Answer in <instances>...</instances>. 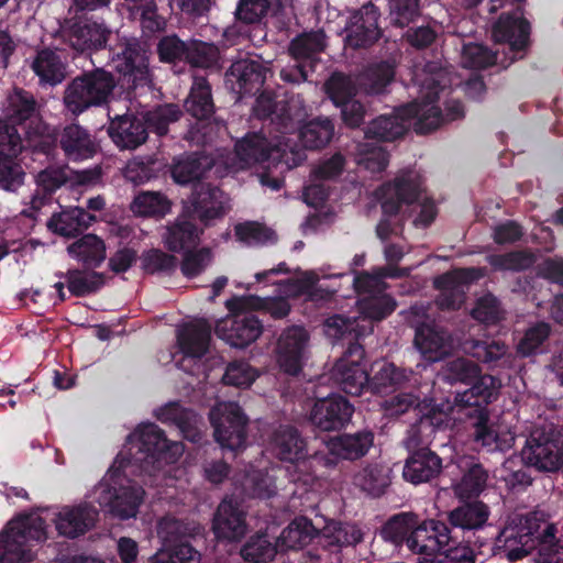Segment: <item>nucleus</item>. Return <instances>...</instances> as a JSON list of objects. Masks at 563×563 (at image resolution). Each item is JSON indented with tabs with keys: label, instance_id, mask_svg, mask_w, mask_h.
<instances>
[{
	"label": "nucleus",
	"instance_id": "nucleus-1",
	"mask_svg": "<svg viewBox=\"0 0 563 563\" xmlns=\"http://www.w3.org/2000/svg\"><path fill=\"white\" fill-rule=\"evenodd\" d=\"M324 327L329 338L347 344L342 357L333 366L332 379L345 394L360 396L369 387V375L363 364L365 350L358 343L356 320L334 314L327 319Z\"/></svg>",
	"mask_w": 563,
	"mask_h": 563
},
{
	"label": "nucleus",
	"instance_id": "nucleus-2",
	"mask_svg": "<svg viewBox=\"0 0 563 563\" xmlns=\"http://www.w3.org/2000/svg\"><path fill=\"white\" fill-rule=\"evenodd\" d=\"M498 395V380L486 377L470 391L456 393L454 405L457 412L470 421L473 442L487 452L505 451L509 448L506 440L490 422L488 406Z\"/></svg>",
	"mask_w": 563,
	"mask_h": 563
},
{
	"label": "nucleus",
	"instance_id": "nucleus-3",
	"mask_svg": "<svg viewBox=\"0 0 563 563\" xmlns=\"http://www.w3.org/2000/svg\"><path fill=\"white\" fill-rule=\"evenodd\" d=\"M117 77L103 67L84 70L73 78L65 91L64 103L73 114H80L90 108L108 106L114 99Z\"/></svg>",
	"mask_w": 563,
	"mask_h": 563
},
{
	"label": "nucleus",
	"instance_id": "nucleus-4",
	"mask_svg": "<svg viewBox=\"0 0 563 563\" xmlns=\"http://www.w3.org/2000/svg\"><path fill=\"white\" fill-rule=\"evenodd\" d=\"M422 192V180L410 169L399 173L393 181H387L376 189V198L380 203L384 218L376 227V234L386 241L395 233L389 217L397 216L404 205L412 206Z\"/></svg>",
	"mask_w": 563,
	"mask_h": 563
},
{
	"label": "nucleus",
	"instance_id": "nucleus-5",
	"mask_svg": "<svg viewBox=\"0 0 563 563\" xmlns=\"http://www.w3.org/2000/svg\"><path fill=\"white\" fill-rule=\"evenodd\" d=\"M46 539L45 520L34 514L11 520L0 534V563H20L33 560V542Z\"/></svg>",
	"mask_w": 563,
	"mask_h": 563
},
{
	"label": "nucleus",
	"instance_id": "nucleus-6",
	"mask_svg": "<svg viewBox=\"0 0 563 563\" xmlns=\"http://www.w3.org/2000/svg\"><path fill=\"white\" fill-rule=\"evenodd\" d=\"M113 69L119 74L118 85L128 93L151 81L150 51L145 43L137 38H124L110 48Z\"/></svg>",
	"mask_w": 563,
	"mask_h": 563
},
{
	"label": "nucleus",
	"instance_id": "nucleus-7",
	"mask_svg": "<svg viewBox=\"0 0 563 563\" xmlns=\"http://www.w3.org/2000/svg\"><path fill=\"white\" fill-rule=\"evenodd\" d=\"M540 525V519L533 512L509 516L495 539L494 549L510 562L526 558L537 549L534 537Z\"/></svg>",
	"mask_w": 563,
	"mask_h": 563
},
{
	"label": "nucleus",
	"instance_id": "nucleus-8",
	"mask_svg": "<svg viewBox=\"0 0 563 563\" xmlns=\"http://www.w3.org/2000/svg\"><path fill=\"white\" fill-rule=\"evenodd\" d=\"M139 438V453L135 460L140 462L142 471L152 474L164 465L174 464L181 456L184 445L180 442L169 441L165 432L155 423L141 424L134 433Z\"/></svg>",
	"mask_w": 563,
	"mask_h": 563
},
{
	"label": "nucleus",
	"instance_id": "nucleus-9",
	"mask_svg": "<svg viewBox=\"0 0 563 563\" xmlns=\"http://www.w3.org/2000/svg\"><path fill=\"white\" fill-rule=\"evenodd\" d=\"M399 406V412H406L415 407L416 421L408 430L406 444L408 449L428 446L437 431L448 427L449 415L439 405L417 404L418 398L410 394H401L395 397Z\"/></svg>",
	"mask_w": 563,
	"mask_h": 563
},
{
	"label": "nucleus",
	"instance_id": "nucleus-10",
	"mask_svg": "<svg viewBox=\"0 0 563 563\" xmlns=\"http://www.w3.org/2000/svg\"><path fill=\"white\" fill-rule=\"evenodd\" d=\"M526 465L540 472H556L563 466V435L553 427L536 428L521 450Z\"/></svg>",
	"mask_w": 563,
	"mask_h": 563
},
{
	"label": "nucleus",
	"instance_id": "nucleus-11",
	"mask_svg": "<svg viewBox=\"0 0 563 563\" xmlns=\"http://www.w3.org/2000/svg\"><path fill=\"white\" fill-rule=\"evenodd\" d=\"M112 484L101 482L96 490V500L102 508L121 520L136 517L139 508L143 503L145 492L142 486L131 483H122V478L113 474L110 477Z\"/></svg>",
	"mask_w": 563,
	"mask_h": 563
},
{
	"label": "nucleus",
	"instance_id": "nucleus-12",
	"mask_svg": "<svg viewBox=\"0 0 563 563\" xmlns=\"http://www.w3.org/2000/svg\"><path fill=\"white\" fill-rule=\"evenodd\" d=\"M216 441L225 449L238 451L245 446L249 418L238 402L214 406L209 412Z\"/></svg>",
	"mask_w": 563,
	"mask_h": 563
},
{
	"label": "nucleus",
	"instance_id": "nucleus-13",
	"mask_svg": "<svg viewBox=\"0 0 563 563\" xmlns=\"http://www.w3.org/2000/svg\"><path fill=\"white\" fill-rule=\"evenodd\" d=\"M288 150V143L279 140L273 144L265 135L257 132L247 133L234 145V153L242 169L264 163H267V168L279 164L289 167Z\"/></svg>",
	"mask_w": 563,
	"mask_h": 563
},
{
	"label": "nucleus",
	"instance_id": "nucleus-14",
	"mask_svg": "<svg viewBox=\"0 0 563 563\" xmlns=\"http://www.w3.org/2000/svg\"><path fill=\"white\" fill-rule=\"evenodd\" d=\"M62 41L79 54H91L106 47L111 31L104 23L76 15L60 25Z\"/></svg>",
	"mask_w": 563,
	"mask_h": 563
},
{
	"label": "nucleus",
	"instance_id": "nucleus-15",
	"mask_svg": "<svg viewBox=\"0 0 563 563\" xmlns=\"http://www.w3.org/2000/svg\"><path fill=\"white\" fill-rule=\"evenodd\" d=\"M374 439L375 434L368 428L335 435L327 442L328 452H317L312 460L324 467H334L339 460H360L368 453Z\"/></svg>",
	"mask_w": 563,
	"mask_h": 563
},
{
	"label": "nucleus",
	"instance_id": "nucleus-16",
	"mask_svg": "<svg viewBox=\"0 0 563 563\" xmlns=\"http://www.w3.org/2000/svg\"><path fill=\"white\" fill-rule=\"evenodd\" d=\"M354 406L344 396L332 393L327 397L316 398L309 409L308 420L322 432L340 431L350 422Z\"/></svg>",
	"mask_w": 563,
	"mask_h": 563
},
{
	"label": "nucleus",
	"instance_id": "nucleus-17",
	"mask_svg": "<svg viewBox=\"0 0 563 563\" xmlns=\"http://www.w3.org/2000/svg\"><path fill=\"white\" fill-rule=\"evenodd\" d=\"M412 534L410 551L427 556L442 553L450 544H455L459 539L446 519L420 520L418 515Z\"/></svg>",
	"mask_w": 563,
	"mask_h": 563
},
{
	"label": "nucleus",
	"instance_id": "nucleus-18",
	"mask_svg": "<svg viewBox=\"0 0 563 563\" xmlns=\"http://www.w3.org/2000/svg\"><path fill=\"white\" fill-rule=\"evenodd\" d=\"M186 112L197 119L185 135L188 142L196 144L206 142V132H201L200 125L209 121L216 113V106L212 98V89L206 77H195L189 93L184 102Z\"/></svg>",
	"mask_w": 563,
	"mask_h": 563
},
{
	"label": "nucleus",
	"instance_id": "nucleus-19",
	"mask_svg": "<svg viewBox=\"0 0 563 563\" xmlns=\"http://www.w3.org/2000/svg\"><path fill=\"white\" fill-rule=\"evenodd\" d=\"M228 197L222 189L208 183H198L188 198L184 210L187 216L209 227L213 220L221 219L227 213Z\"/></svg>",
	"mask_w": 563,
	"mask_h": 563
},
{
	"label": "nucleus",
	"instance_id": "nucleus-20",
	"mask_svg": "<svg viewBox=\"0 0 563 563\" xmlns=\"http://www.w3.org/2000/svg\"><path fill=\"white\" fill-rule=\"evenodd\" d=\"M251 310L231 312V316L217 321V336L231 346L244 349L253 343L263 332L262 321Z\"/></svg>",
	"mask_w": 563,
	"mask_h": 563
},
{
	"label": "nucleus",
	"instance_id": "nucleus-21",
	"mask_svg": "<svg viewBox=\"0 0 563 563\" xmlns=\"http://www.w3.org/2000/svg\"><path fill=\"white\" fill-rule=\"evenodd\" d=\"M380 11L372 1L353 11L345 26L346 44L354 48H368L382 37L378 25Z\"/></svg>",
	"mask_w": 563,
	"mask_h": 563
},
{
	"label": "nucleus",
	"instance_id": "nucleus-22",
	"mask_svg": "<svg viewBox=\"0 0 563 563\" xmlns=\"http://www.w3.org/2000/svg\"><path fill=\"white\" fill-rule=\"evenodd\" d=\"M531 26L527 19L517 13H501L493 25V37L497 43L508 45L510 62L522 58L530 43Z\"/></svg>",
	"mask_w": 563,
	"mask_h": 563
},
{
	"label": "nucleus",
	"instance_id": "nucleus-23",
	"mask_svg": "<svg viewBox=\"0 0 563 563\" xmlns=\"http://www.w3.org/2000/svg\"><path fill=\"white\" fill-rule=\"evenodd\" d=\"M267 68L253 59H240L225 73V86L238 95L239 99L255 96L262 91L266 81Z\"/></svg>",
	"mask_w": 563,
	"mask_h": 563
},
{
	"label": "nucleus",
	"instance_id": "nucleus-24",
	"mask_svg": "<svg viewBox=\"0 0 563 563\" xmlns=\"http://www.w3.org/2000/svg\"><path fill=\"white\" fill-rule=\"evenodd\" d=\"M246 511L233 497H224L212 519V530L220 540L239 541L247 532Z\"/></svg>",
	"mask_w": 563,
	"mask_h": 563
},
{
	"label": "nucleus",
	"instance_id": "nucleus-25",
	"mask_svg": "<svg viewBox=\"0 0 563 563\" xmlns=\"http://www.w3.org/2000/svg\"><path fill=\"white\" fill-rule=\"evenodd\" d=\"M308 340V332L299 325L282 333L277 343V363L284 373L297 376L301 372Z\"/></svg>",
	"mask_w": 563,
	"mask_h": 563
},
{
	"label": "nucleus",
	"instance_id": "nucleus-26",
	"mask_svg": "<svg viewBox=\"0 0 563 563\" xmlns=\"http://www.w3.org/2000/svg\"><path fill=\"white\" fill-rule=\"evenodd\" d=\"M66 166L49 165L35 175V190L31 196L30 208L23 210L29 218H36L42 207L52 203L54 195L70 181Z\"/></svg>",
	"mask_w": 563,
	"mask_h": 563
},
{
	"label": "nucleus",
	"instance_id": "nucleus-27",
	"mask_svg": "<svg viewBox=\"0 0 563 563\" xmlns=\"http://www.w3.org/2000/svg\"><path fill=\"white\" fill-rule=\"evenodd\" d=\"M418 114V104L401 106L397 108L395 114H382L372 120L365 130V137L377 142L395 141L407 132L405 121L416 118Z\"/></svg>",
	"mask_w": 563,
	"mask_h": 563
},
{
	"label": "nucleus",
	"instance_id": "nucleus-28",
	"mask_svg": "<svg viewBox=\"0 0 563 563\" xmlns=\"http://www.w3.org/2000/svg\"><path fill=\"white\" fill-rule=\"evenodd\" d=\"M271 445L277 459L297 467L305 465L309 456L307 440L289 424H282L273 432Z\"/></svg>",
	"mask_w": 563,
	"mask_h": 563
},
{
	"label": "nucleus",
	"instance_id": "nucleus-29",
	"mask_svg": "<svg viewBox=\"0 0 563 563\" xmlns=\"http://www.w3.org/2000/svg\"><path fill=\"white\" fill-rule=\"evenodd\" d=\"M98 519V509L91 504L81 503L63 507L56 515L55 526L60 536L76 539L92 529Z\"/></svg>",
	"mask_w": 563,
	"mask_h": 563
},
{
	"label": "nucleus",
	"instance_id": "nucleus-30",
	"mask_svg": "<svg viewBox=\"0 0 563 563\" xmlns=\"http://www.w3.org/2000/svg\"><path fill=\"white\" fill-rule=\"evenodd\" d=\"M402 470L405 481L419 485L431 483L442 472V459L428 446L410 449Z\"/></svg>",
	"mask_w": 563,
	"mask_h": 563
},
{
	"label": "nucleus",
	"instance_id": "nucleus-31",
	"mask_svg": "<svg viewBox=\"0 0 563 563\" xmlns=\"http://www.w3.org/2000/svg\"><path fill=\"white\" fill-rule=\"evenodd\" d=\"M476 268H463L457 272L444 273L434 279V288L440 290L437 303L442 310L460 309L464 301V285L474 280Z\"/></svg>",
	"mask_w": 563,
	"mask_h": 563
},
{
	"label": "nucleus",
	"instance_id": "nucleus-32",
	"mask_svg": "<svg viewBox=\"0 0 563 563\" xmlns=\"http://www.w3.org/2000/svg\"><path fill=\"white\" fill-rule=\"evenodd\" d=\"M450 334L435 323H420L416 328L413 344L422 358L434 363L443 360L450 351Z\"/></svg>",
	"mask_w": 563,
	"mask_h": 563
},
{
	"label": "nucleus",
	"instance_id": "nucleus-33",
	"mask_svg": "<svg viewBox=\"0 0 563 563\" xmlns=\"http://www.w3.org/2000/svg\"><path fill=\"white\" fill-rule=\"evenodd\" d=\"M67 67L68 64L62 49L51 47L37 49L31 64L40 82L51 87L57 86L66 79Z\"/></svg>",
	"mask_w": 563,
	"mask_h": 563
},
{
	"label": "nucleus",
	"instance_id": "nucleus-34",
	"mask_svg": "<svg viewBox=\"0 0 563 563\" xmlns=\"http://www.w3.org/2000/svg\"><path fill=\"white\" fill-rule=\"evenodd\" d=\"M213 166V161L201 152L183 153L173 157L169 172L178 185L200 183V179Z\"/></svg>",
	"mask_w": 563,
	"mask_h": 563
},
{
	"label": "nucleus",
	"instance_id": "nucleus-35",
	"mask_svg": "<svg viewBox=\"0 0 563 563\" xmlns=\"http://www.w3.org/2000/svg\"><path fill=\"white\" fill-rule=\"evenodd\" d=\"M142 117L123 114L110 121L108 134L121 150H134L146 142L147 133Z\"/></svg>",
	"mask_w": 563,
	"mask_h": 563
},
{
	"label": "nucleus",
	"instance_id": "nucleus-36",
	"mask_svg": "<svg viewBox=\"0 0 563 563\" xmlns=\"http://www.w3.org/2000/svg\"><path fill=\"white\" fill-rule=\"evenodd\" d=\"M97 217L82 207H71L54 212L46 222L49 232L66 238H76L87 230Z\"/></svg>",
	"mask_w": 563,
	"mask_h": 563
},
{
	"label": "nucleus",
	"instance_id": "nucleus-37",
	"mask_svg": "<svg viewBox=\"0 0 563 563\" xmlns=\"http://www.w3.org/2000/svg\"><path fill=\"white\" fill-rule=\"evenodd\" d=\"M225 307L230 312L241 310L260 311L269 314L274 320L286 318L291 310V306L285 297H260L256 295L233 296L225 301Z\"/></svg>",
	"mask_w": 563,
	"mask_h": 563
},
{
	"label": "nucleus",
	"instance_id": "nucleus-38",
	"mask_svg": "<svg viewBox=\"0 0 563 563\" xmlns=\"http://www.w3.org/2000/svg\"><path fill=\"white\" fill-rule=\"evenodd\" d=\"M156 418L166 424L175 426L183 438L198 443L202 435L198 428L200 417L192 409L183 407L178 401L168 402L156 411Z\"/></svg>",
	"mask_w": 563,
	"mask_h": 563
},
{
	"label": "nucleus",
	"instance_id": "nucleus-39",
	"mask_svg": "<svg viewBox=\"0 0 563 563\" xmlns=\"http://www.w3.org/2000/svg\"><path fill=\"white\" fill-rule=\"evenodd\" d=\"M211 342V324L205 319L186 323L177 332V344L185 356L201 358Z\"/></svg>",
	"mask_w": 563,
	"mask_h": 563
},
{
	"label": "nucleus",
	"instance_id": "nucleus-40",
	"mask_svg": "<svg viewBox=\"0 0 563 563\" xmlns=\"http://www.w3.org/2000/svg\"><path fill=\"white\" fill-rule=\"evenodd\" d=\"M5 114L10 125H20L23 131L42 120L34 96L22 88H14L8 96Z\"/></svg>",
	"mask_w": 563,
	"mask_h": 563
},
{
	"label": "nucleus",
	"instance_id": "nucleus-41",
	"mask_svg": "<svg viewBox=\"0 0 563 563\" xmlns=\"http://www.w3.org/2000/svg\"><path fill=\"white\" fill-rule=\"evenodd\" d=\"M196 220L183 211L167 228L165 244L169 251L180 253L198 246L203 230L196 225Z\"/></svg>",
	"mask_w": 563,
	"mask_h": 563
},
{
	"label": "nucleus",
	"instance_id": "nucleus-42",
	"mask_svg": "<svg viewBox=\"0 0 563 563\" xmlns=\"http://www.w3.org/2000/svg\"><path fill=\"white\" fill-rule=\"evenodd\" d=\"M490 516L489 507L481 500L465 501L445 512L453 531H475L483 529Z\"/></svg>",
	"mask_w": 563,
	"mask_h": 563
},
{
	"label": "nucleus",
	"instance_id": "nucleus-43",
	"mask_svg": "<svg viewBox=\"0 0 563 563\" xmlns=\"http://www.w3.org/2000/svg\"><path fill=\"white\" fill-rule=\"evenodd\" d=\"M58 134L59 146L68 159L82 161L96 153V144L90 133L79 124H68Z\"/></svg>",
	"mask_w": 563,
	"mask_h": 563
},
{
	"label": "nucleus",
	"instance_id": "nucleus-44",
	"mask_svg": "<svg viewBox=\"0 0 563 563\" xmlns=\"http://www.w3.org/2000/svg\"><path fill=\"white\" fill-rule=\"evenodd\" d=\"M364 541V531L356 523L333 521L321 533L320 543L329 552L335 553L343 548H355Z\"/></svg>",
	"mask_w": 563,
	"mask_h": 563
},
{
	"label": "nucleus",
	"instance_id": "nucleus-45",
	"mask_svg": "<svg viewBox=\"0 0 563 563\" xmlns=\"http://www.w3.org/2000/svg\"><path fill=\"white\" fill-rule=\"evenodd\" d=\"M67 252L86 269L98 268L106 260L104 241L92 233L84 234L74 241L67 246Z\"/></svg>",
	"mask_w": 563,
	"mask_h": 563
},
{
	"label": "nucleus",
	"instance_id": "nucleus-46",
	"mask_svg": "<svg viewBox=\"0 0 563 563\" xmlns=\"http://www.w3.org/2000/svg\"><path fill=\"white\" fill-rule=\"evenodd\" d=\"M486 377L495 378L489 374L483 375L478 364L465 357L449 361L442 369V379L445 383L450 385H470L471 387L465 391H470L474 386H478Z\"/></svg>",
	"mask_w": 563,
	"mask_h": 563
},
{
	"label": "nucleus",
	"instance_id": "nucleus-47",
	"mask_svg": "<svg viewBox=\"0 0 563 563\" xmlns=\"http://www.w3.org/2000/svg\"><path fill=\"white\" fill-rule=\"evenodd\" d=\"M445 113L437 106H431L423 112L415 123L417 134H429L437 130L444 122H452L464 118V104L460 100H449L445 102Z\"/></svg>",
	"mask_w": 563,
	"mask_h": 563
},
{
	"label": "nucleus",
	"instance_id": "nucleus-48",
	"mask_svg": "<svg viewBox=\"0 0 563 563\" xmlns=\"http://www.w3.org/2000/svg\"><path fill=\"white\" fill-rule=\"evenodd\" d=\"M395 67L387 60L372 63L358 76L360 89L368 96H378L387 91L395 78Z\"/></svg>",
	"mask_w": 563,
	"mask_h": 563
},
{
	"label": "nucleus",
	"instance_id": "nucleus-49",
	"mask_svg": "<svg viewBox=\"0 0 563 563\" xmlns=\"http://www.w3.org/2000/svg\"><path fill=\"white\" fill-rule=\"evenodd\" d=\"M130 18L140 22L143 33L150 35L165 30L166 20L158 13L157 0H124Z\"/></svg>",
	"mask_w": 563,
	"mask_h": 563
},
{
	"label": "nucleus",
	"instance_id": "nucleus-50",
	"mask_svg": "<svg viewBox=\"0 0 563 563\" xmlns=\"http://www.w3.org/2000/svg\"><path fill=\"white\" fill-rule=\"evenodd\" d=\"M59 277L64 278L69 292L78 298L86 297L98 292L104 286V275L95 269H68L60 273Z\"/></svg>",
	"mask_w": 563,
	"mask_h": 563
},
{
	"label": "nucleus",
	"instance_id": "nucleus-51",
	"mask_svg": "<svg viewBox=\"0 0 563 563\" xmlns=\"http://www.w3.org/2000/svg\"><path fill=\"white\" fill-rule=\"evenodd\" d=\"M463 476L454 486V492L460 499L478 497L486 488L488 481L487 470L475 461H467L463 466Z\"/></svg>",
	"mask_w": 563,
	"mask_h": 563
},
{
	"label": "nucleus",
	"instance_id": "nucleus-52",
	"mask_svg": "<svg viewBox=\"0 0 563 563\" xmlns=\"http://www.w3.org/2000/svg\"><path fill=\"white\" fill-rule=\"evenodd\" d=\"M183 111L178 104L164 103L147 110L142 115L145 123L146 133H154L158 137H164L169 132V125L179 121Z\"/></svg>",
	"mask_w": 563,
	"mask_h": 563
},
{
	"label": "nucleus",
	"instance_id": "nucleus-53",
	"mask_svg": "<svg viewBox=\"0 0 563 563\" xmlns=\"http://www.w3.org/2000/svg\"><path fill=\"white\" fill-rule=\"evenodd\" d=\"M411 373L393 363H383L373 377H369L368 389L374 394H389L401 388L409 380Z\"/></svg>",
	"mask_w": 563,
	"mask_h": 563
},
{
	"label": "nucleus",
	"instance_id": "nucleus-54",
	"mask_svg": "<svg viewBox=\"0 0 563 563\" xmlns=\"http://www.w3.org/2000/svg\"><path fill=\"white\" fill-rule=\"evenodd\" d=\"M417 526V514L400 512L389 518L380 530L385 541L395 545L406 544L410 550V539Z\"/></svg>",
	"mask_w": 563,
	"mask_h": 563
},
{
	"label": "nucleus",
	"instance_id": "nucleus-55",
	"mask_svg": "<svg viewBox=\"0 0 563 563\" xmlns=\"http://www.w3.org/2000/svg\"><path fill=\"white\" fill-rule=\"evenodd\" d=\"M26 146L33 154L53 156L59 144V134L55 129L49 128L43 120L30 125L24 131Z\"/></svg>",
	"mask_w": 563,
	"mask_h": 563
},
{
	"label": "nucleus",
	"instance_id": "nucleus-56",
	"mask_svg": "<svg viewBox=\"0 0 563 563\" xmlns=\"http://www.w3.org/2000/svg\"><path fill=\"white\" fill-rule=\"evenodd\" d=\"M325 34L322 30L302 32L295 36L289 43V54L297 62L314 59L324 51Z\"/></svg>",
	"mask_w": 563,
	"mask_h": 563
},
{
	"label": "nucleus",
	"instance_id": "nucleus-57",
	"mask_svg": "<svg viewBox=\"0 0 563 563\" xmlns=\"http://www.w3.org/2000/svg\"><path fill=\"white\" fill-rule=\"evenodd\" d=\"M551 331V325L544 321L527 328L517 343V354L521 357H531L547 352V343Z\"/></svg>",
	"mask_w": 563,
	"mask_h": 563
},
{
	"label": "nucleus",
	"instance_id": "nucleus-58",
	"mask_svg": "<svg viewBox=\"0 0 563 563\" xmlns=\"http://www.w3.org/2000/svg\"><path fill=\"white\" fill-rule=\"evenodd\" d=\"M320 537V531L307 517L295 518L282 532L284 545L291 550L302 549Z\"/></svg>",
	"mask_w": 563,
	"mask_h": 563
},
{
	"label": "nucleus",
	"instance_id": "nucleus-59",
	"mask_svg": "<svg viewBox=\"0 0 563 563\" xmlns=\"http://www.w3.org/2000/svg\"><path fill=\"white\" fill-rule=\"evenodd\" d=\"M334 135V124L328 118L313 119L300 128L299 137L309 150H319L329 144Z\"/></svg>",
	"mask_w": 563,
	"mask_h": 563
},
{
	"label": "nucleus",
	"instance_id": "nucleus-60",
	"mask_svg": "<svg viewBox=\"0 0 563 563\" xmlns=\"http://www.w3.org/2000/svg\"><path fill=\"white\" fill-rule=\"evenodd\" d=\"M486 262L496 272H522L536 262L534 255L527 250H516L504 254H489Z\"/></svg>",
	"mask_w": 563,
	"mask_h": 563
},
{
	"label": "nucleus",
	"instance_id": "nucleus-61",
	"mask_svg": "<svg viewBox=\"0 0 563 563\" xmlns=\"http://www.w3.org/2000/svg\"><path fill=\"white\" fill-rule=\"evenodd\" d=\"M131 210L141 217L163 218L169 212L170 202L161 192L143 191L133 199Z\"/></svg>",
	"mask_w": 563,
	"mask_h": 563
},
{
	"label": "nucleus",
	"instance_id": "nucleus-62",
	"mask_svg": "<svg viewBox=\"0 0 563 563\" xmlns=\"http://www.w3.org/2000/svg\"><path fill=\"white\" fill-rule=\"evenodd\" d=\"M240 554L246 563H267L275 558L276 547L267 534H255L242 547Z\"/></svg>",
	"mask_w": 563,
	"mask_h": 563
},
{
	"label": "nucleus",
	"instance_id": "nucleus-63",
	"mask_svg": "<svg viewBox=\"0 0 563 563\" xmlns=\"http://www.w3.org/2000/svg\"><path fill=\"white\" fill-rule=\"evenodd\" d=\"M220 59V51L213 43L200 40L188 42V58L186 64L195 68H212Z\"/></svg>",
	"mask_w": 563,
	"mask_h": 563
},
{
	"label": "nucleus",
	"instance_id": "nucleus-64",
	"mask_svg": "<svg viewBox=\"0 0 563 563\" xmlns=\"http://www.w3.org/2000/svg\"><path fill=\"white\" fill-rule=\"evenodd\" d=\"M167 553H155L151 563H199V552L188 540L167 545Z\"/></svg>",
	"mask_w": 563,
	"mask_h": 563
}]
</instances>
